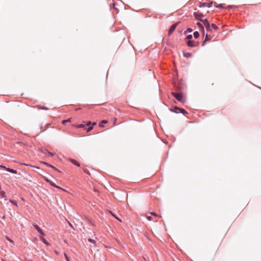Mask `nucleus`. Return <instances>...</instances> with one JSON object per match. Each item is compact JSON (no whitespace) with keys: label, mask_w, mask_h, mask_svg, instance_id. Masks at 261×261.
<instances>
[{"label":"nucleus","mask_w":261,"mask_h":261,"mask_svg":"<svg viewBox=\"0 0 261 261\" xmlns=\"http://www.w3.org/2000/svg\"><path fill=\"white\" fill-rule=\"evenodd\" d=\"M51 186H53V187H55L56 188H60L58 186H57V185H55V184L53 182H52V183H51L50 184Z\"/></svg>","instance_id":"nucleus-26"},{"label":"nucleus","mask_w":261,"mask_h":261,"mask_svg":"<svg viewBox=\"0 0 261 261\" xmlns=\"http://www.w3.org/2000/svg\"><path fill=\"white\" fill-rule=\"evenodd\" d=\"M55 253L57 254V255H58L59 254V252L57 251H55Z\"/></svg>","instance_id":"nucleus-36"},{"label":"nucleus","mask_w":261,"mask_h":261,"mask_svg":"<svg viewBox=\"0 0 261 261\" xmlns=\"http://www.w3.org/2000/svg\"><path fill=\"white\" fill-rule=\"evenodd\" d=\"M23 165H25V166H29V165L28 164H23ZM30 166H31V165H30Z\"/></svg>","instance_id":"nucleus-39"},{"label":"nucleus","mask_w":261,"mask_h":261,"mask_svg":"<svg viewBox=\"0 0 261 261\" xmlns=\"http://www.w3.org/2000/svg\"><path fill=\"white\" fill-rule=\"evenodd\" d=\"M10 201L12 203H13V204H14L16 206H18L17 204V202H16V201L10 199Z\"/></svg>","instance_id":"nucleus-18"},{"label":"nucleus","mask_w":261,"mask_h":261,"mask_svg":"<svg viewBox=\"0 0 261 261\" xmlns=\"http://www.w3.org/2000/svg\"><path fill=\"white\" fill-rule=\"evenodd\" d=\"M42 163H43L44 164H45V165H47L48 166H49V167H50L52 168L53 169V167H54V166H52V165H49L48 164H47V163H45V162H42Z\"/></svg>","instance_id":"nucleus-25"},{"label":"nucleus","mask_w":261,"mask_h":261,"mask_svg":"<svg viewBox=\"0 0 261 261\" xmlns=\"http://www.w3.org/2000/svg\"><path fill=\"white\" fill-rule=\"evenodd\" d=\"M2 261H6L5 260L3 259H2Z\"/></svg>","instance_id":"nucleus-43"},{"label":"nucleus","mask_w":261,"mask_h":261,"mask_svg":"<svg viewBox=\"0 0 261 261\" xmlns=\"http://www.w3.org/2000/svg\"><path fill=\"white\" fill-rule=\"evenodd\" d=\"M64 256L65 257L66 259L67 260V261H70V259H69V258L68 257L67 254L66 253H64Z\"/></svg>","instance_id":"nucleus-24"},{"label":"nucleus","mask_w":261,"mask_h":261,"mask_svg":"<svg viewBox=\"0 0 261 261\" xmlns=\"http://www.w3.org/2000/svg\"><path fill=\"white\" fill-rule=\"evenodd\" d=\"M112 215L115 218H116L117 219H118L119 221L121 222V220H120L118 218H117L115 215H114V214H112Z\"/></svg>","instance_id":"nucleus-31"},{"label":"nucleus","mask_w":261,"mask_h":261,"mask_svg":"<svg viewBox=\"0 0 261 261\" xmlns=\"http://www.w3.org/2000/svg\"><path fill=\"white\" fill-rule=\"evenodd\" d=\"M88 241L91 242V243H93L94 244H95V241L94 240H92L91 239H88Z\"/></svg>","instance_id":"nucleus-22"},{"label":"nucleus","mask_w":261,"mask_h":261,"mask_svg":"<svg viewBox=\"0 0 261 261\" xmlns=\"http://www.w3.org/2000/svg\"><path fill=\"white\" fill-rule=\"evenodd\" d=\"M37 108H38L39 109H43V110H48V109L47 107H41V106H37Z\"/></svg>","instance_id":"nucleus-16"},{"label":"nucleus","mask_w":261,"mask_h":261,"mask_svg":"<svg viewBox=\"0 0 261 261\" xmlns=\"http://www.w3.org/2000/svg\"><path fill=\"white\" fill-rule=\"evenodd\" d=\"M48 154L50 156H53V154L52 153H51V152H48Z\"/></svg>","instance_id":"nucleus-35"},{"label":"nucleus","mask_w":261,"mask_h":261,"mask_svg":"<svg viewBox=\"0 0 261 261\" xmlns=\"http://www.w3.org/2000/svg\"><path fill=\"white\" fill-rule=\"evenodd\" d=\"M33 225L35 227V228L38 231V232L40 233L41 235H42V236L45 235L43 230L39 227V226L38 225L34 223V224H33Z\"/></svg>","instance_id":"nucleus-4"},{"label":"nucleus","mask_w":261,"mask_h":261,"mask_svg":"<svg viewBox=\"0 0 261 261\" xmlns=\"http://www.w3.org/2000/svg\"><path fill=\"white\" fill-rule=\"evenodd\" d=\"M108 123V121L106 120H103L101 121L100 124H99L100 127H103V125L102 124H104L105 123Z\"/></svg>","instance_id":"nucleus-13"},{"label":"nucleus","mask_w":261,"mask_h":261,"mask_svg":"<svg viewBox=\"0 0 261 261\" xmlns=\"http://www.w3.org/2000/svg\"><path fill=\"white\" fill-rule=\"evenodd\" d=\"M96 124V122H93L92 125H95Z\"/></svg>","instance_id":"nucleus-37"},{"label":"nucleus","mask_w":261,"mask_h":261,"mask_svg":"<svg viewBox=\"0 0 261 261\" xmlns=\"http://www.w3.org/2000/svg\"><path fill=\"white\" fill-rule=\"evenodd\" d=\"M185 56L186 57H188V56H187L186 54H185Z\"/></svg>","instance_id":"nucleus-44"},{"label":"nucleus","mask_w":261,"mask_h":261,"mask_svg":"<svg viewBox=\"0 0 261 261\" xmlns=\"http://www.w3.org/2000/svg\"><path fill=\"white\" fill-rule=\"evenodd\" d=\"M7 240H8L9 241H10V242H13V241H12L11 239H9V238H7Z\"/></svg>","instance_id":"nucleus-33"},{"label":"nucleus","mask_w":261,"mask_h":261,"mask_svg":"<svg viewBox=\"0 0 261 261\" xmlns=\"http://www.w3.org/2000/svg\"><path fill=\"white\" fill-rule=\"evenodd\" d=\"M46 181H47L48 182H50V180H48V179L46 178Z\"/></svg>","instance_id":"nucleus-38"},{"label":"nucleus","mask_w":261,"mask_h":261,"mask_svg":"<svg viewBox=\"0 0 261 261\" xmlns=\"http://www.w3.org/2000/svg\"><path fill=\"white\" fill-rule=\"evenodd\" d=\"M52 182H53V181H50V182H49V183L50 184H51V183H52Z\"/></svg>","instance_id":"nucleus-40"},{"label":"nucleus","mask_w":261,"mask_h":261,"mask_svg":"<svg viewBox=\"0 0 261 261\" xmlns=\"http://www.w3.org/2000/svg\"><path fill=\"white\" fill-rule=\"evenodd\" d=\"M150 214L151 215L154 216L155 217H159L158 215L154 213H151Z\"/></svg>","instance_id":"nucleus-29"},{"label":"nucleus","mask_w":261,"mask_h":261,"mask_svg":"<svg viewBox=\"0 0 261 261\" xmlns=\"http://www.w3.org/2000/svg\"><path fill=\"white\" fill-rule=\"evenodd\" d=\"M199 36V34L198 32L196 31L194 33V37L197 38Z\"/></svg>","instance_id":"nucleus-14"},{"label":"nucleus","mask_w":261,"mask_h":261,"mask_svg":"<svg viewBox=\"0 0 261 261\" xmlns=\"http://www.w3.org/2000/svg\"><path fill=\"white\" fill-rule=\"evenodd\" d=\"M0 197H2V198H5V199L6 200H7V196L6 195L5 192L4 191H1V190H0Z\"/></svg>","instance_id":"nucleus-8"},{"label":"nucleus","mask_w":261,"mask_h":261,"mask_svg":"<svg viewBox=\"0 0 261 261\" xmlns=\"http://www.w3.org/2000/svg\"><path fill=\"white\" fill-rule=\"evenodd\" d=\"M172 95L179 101L184 103L186 101L185 98L182 93L172 92Z\"/></svg>","instance_id":"nucleus-1"},{"label":"nucleus","mask_w":261,"mask_h":261,"mask_svg":"<svg viewBox=\"0 0 261 261\" xmlns=\"http://www.w3.org/2000/svg\"><path fill=\"white\" fill-rule=\"evenodd\" d=\"M91 124H92L91 122V121H89L87 123V125H90Z\"/></svg>","instance_id":"nucleus-34"},{"label":"nucleus","mask_w":261,"mask_h":261,"mask_svg":"<svg viewBox=\"0 0 261 261\" xmlns=\"http://www.w3.org/2000/svg\"><path fill=\"white\" fill-rule=\"evenodd\" d=\"M207 39H209V38H208V35H206V37H205V40L202 42V45H204V43H205V41H206V40H207Z\"/></svg>","instance_id":"nucleus-23"},{"label":"nucleus","mask_w":261,"mask_h":261,"mask_svg":"<svg viewBox=\"0 0 261 261\" xmlns=\"http://www.w3.org/2000/svg\"><path fill=\"white\" fill-rule=\"evenodd\" d=\"M53 169H54L55 170L57 171H58V172H60V170H59L58 169H57L56 167H53Z\"/></svg>","instance_id":"nucleus-32"},{"label":"nucleus","mask_w":261,"mask_h":261,"mask_svg":"<svg viewBox=\"0 0 261 261\" xmlns=\"http://www.w3.org/2000/svg\"><path fill=\"white\" fill-rule=\"evenodd\" d=\"M217 8H223V6H222V4H220L219 5H216L215 6Z\"/></svg>","instance_id":"nucleus-27"},{"label":"nucleus","mask_w":261,"mask_h":261,"mask_svg":"<svg viewBox=\"0 0 261 261\" xmlns=\"http://www.w3.org/2000/svg\"><path fill=\"white\" fill-rule=\"evenodd\" d=\"M194 15L196 19H197V20H199L201 22H202V21L203 20V19H202V17H203V15L202 13L199 12H196L194 13Z\"/></svg>","instance_id":"nucleus-2"},{"label":"nucleus","mask_w":261,"mask_h":261,"mask_svg":"<svg viewBox=\"0 0 261 261\" xmlns=\"http://www.w3.org/2000/svg\"><path fill=\"white\" fill-rule=\"evenodd\" d=\"M197 25L200 28H201L203 31L204 30V28H203V26L202 25V24L200 23V22H197Z\"/></svg>","instance_id":"nucleus-15"},{"label":"nucleus","mask_w":261,"mask_h":261,"mask_svg":"<svg viewBox=\"0 0 261 261\" xmlns=\"http://www.w3.org/2000/svg\"><path fill=\"white\" fill-rule=\"evenodd\" d=\"M212 4H213L212 2L208 3H203L202 6H203V7L207 6L210 8V7H212Z\"/></svg>","instance_id":"nucleus-12"},{"label":"nucleus","mask_w":261,"mask_h":261,"mask_svg":"<svg viewBox=\"0 0 261 261\" xmlns=\"http://www.w3.org/2000/svg\"><path fill=\"white\" fill-rule=\"evenodd\" d=\"M93 129V126H89L87 129V132H90L92 129Z\"/></svg>","instance_id":"nucleus-21"},{"label":"nucleus","mask_w":261,"mask_h":261,"mask_svg":"<svg viewBox=\"0 0 261 261\" xmlns=\"http://www.w3.org/2000/svg\"><path fill=\"white\" fill-rule=\"evenodd\" d=\"M187 45L189 46H195L198 45V43L197 42L189 40L187 42Z\"/></svg>","instance_id":"nucleus-7"},{"label":"nucleus","mask_w":261,"mask_h":261,"mask_svg":"<svg viewBox=\"0 0 261 261\" xmlns=\"http://www.w3.org/2000/svg\"><path fill=\"white\" fill-rule=\"evenodd\" d=\"M187 38L189 39H191L192 38V36L191 35H189L187 36Z\"/></svg>","instance_id":"nucleus-30"},{"label":"nucleus","mask_w":261,"mask_h":261,"mask_svg":"<svg viewBox=\"0 0 261 261\" xmlns=\"http://www.w3.org/2000/svg\"><path fill=\"white\" fill-rule=\"evenodd\" d=\"M174 109H175V110H179V111H180V112L181 113H182V114H185L187 113L186 111L184 109H180V108H178V107H175L174 108Z\"/></svg>","instance_id":"nucleus-11"},{"label":"nucleus","mask_w":261,"mask_h":261,"mask_svg":"<svg viewBox=\"0 0 261 261\" xmlns=\"http://www.w3.org/2000/svg\"><path fill=\"white\" fill-rule=\"evenodd\" d=\"M40 240L47 246H49L50 244L43 237H40Z\"/></svg>","instance_id":"nucleus-10"},{"label":"nucleus","mask_w":261,"mask_h":261,"mask_svg":"<svg viewBox=\"0 0 261 261\" xmlns=\"http://www.w3.org/2000/svg\"><path fill=\"white\" fill-rule=\"evenodd\" d=\"M70 120H71L70 118L67 119V120H64L62 121V123L63 124H65L66 122L70 121Z\"/></svg>","instance_id":"nucleus-17"},{"label":"nucleus","mask_w":261,"mask_h":261,"mask_svg":"<svg viewBox=\"0 0 261 261\" xmlns=\"http://www.w3.org/2000/svg\"><path fill=\"white\" fill-rule=\"evenodd\" d=\"M0 167H2L5 169H6L7 171L11 172V173H14V174H16L17 173V171L15 170H14V169H10V168H6V167L4 166H3V165H0Z\"/></svg>","instance_id":"nucleus-6"},{"label":"nucleus","mask_w":261,"mask_h":261,"mask_svg":"<svg viewBox=\"0 0 261 261\" xmlns=\"http://www.w3.org/2000/svg\"><path fill=\"white\" fill-rule=\"evenodd\" d=\"M147 219L149 220V221H151V220H152V218L151 216H147L146 217Z\"/></svg>","instance_id":"nucleus-28"},{"label":"nucleus","mask_w":261,"mask_h":261,"mask_svg":"<svg viewBox=\"0 0 261 261\" xmlns=\"http://www.w3.org/2000/svg\"><path fill=\"white\" fill-rule=\"evenodd\" d=\"M202 23H203L207 31H211L210 24L208 20H207V19H203V20L202 21Z\"/></svg>","instance_id":"nucleus-3"},{"label":"nucleus","mask_w":261,"mask_h":261,"mask_svg":"<svg viewBox=\"0 0 261 261\" xmlns=\"http://www.w3.org/2000/svg\"><path fill=\"white\" fill-rule=\"evenodd\" d=\"M188 55H189V53H188V54H187V56H189Z\"/></svg>","instance_id":"nucleus-41"},{"label":"nucleus","mask_w":261,"mask_h":261,"mask_svg":"<svg viewBox=\"0 0 261 261\" xmlns=\"http://www.w3.org/2000/svg\"><path fill=\"white\" fill-rule=\"evenodd\" d=\"M212 27L214 29V30H217L218 29V27L214 23H212Z\"/></svg>","instance_id":"nucleus-19"},{"label":"nucleus","mask_w":261,"mask_h":261,"mask_svg":"<svg viewBox=\"0 0 261 261\" xmlns=\"http://www.w3.org/2000/svg\"><path fill=\"white\" fill-rule=\"evenodd\" d=\"M188 55H189V53H188V54H187V56H189Z\"/></svg>","instance_id":"nucleus-42"},{"label":"nucleus","mask_w":261,"mask_h":261,"mask_svg":"<svg viewBox=\"0 0 261 261\" xmlns=\"http://www.w3.org/2000/svg\"><path fill=\"white\" fill-rule=\"evenodd\" d=\"M70 161L73 164H74L75 165L79 167L80 166V164L79 163H78L76 160H74V159H70Z\"/></svg>","instance_id":"nucleus-9"},{"label":"nucleus","mask_w":261,"mask_h":261,"mask_svg":"<svg viewBox=\"0 0 261 261\" xmlns=\"http://www.w3.org/2000/svg\"><path fill=\"white\" fill-rule=\"evenodd\" d=\"M177 24H178V23H175V24H172V25L170 27V29H169V32H168V34H169V35H171V34L173 33V31L175 30V29H176V27H177Z\"/></svg>","instance_id":"nucleus-5"},{"label":"nucleus","mask_w":261,"mask_h":261,"mask_svg":"<svg viewBox=\"0 0 261 261\" xmlns=\"http://www.w3.org/2000/svg\"><path fill=\"white\" fill-rule=\"evenodd\" d=\"M85 124H79L76 126V127L78 128H83V127H85Z\"/></svg>","instance_id":"nucleus-20"}]
</instances>
